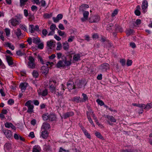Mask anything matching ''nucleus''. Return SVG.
Listing matches in <instances>:
<instances>
[{
	"label": "nucleus",
	"mask_w": 152,
	"mask_h": 152,
	"mask_svg": "<svg viewBox=\"0 0 152 152\" xmlns=\"http://www.w3.org/2000/svg\"><path fill=\"white\" fill-rule=\"evenodd\" d=\"M31 102L32 101L31 100H28L25 104V106L28 107L27 112L30 114L33 112V109L34 108V106L31 104Z\"/></svg>",
	"instance_id": "1"
},
{
	"label": "nucleus",
	"mask_w": 152,
	"mask_h": 152,
	"mask_svg": "<svg viewBox=\"0 0 152 152\" xmlns=\"http://www.w3.org/2000/svg\"><path fill=\"white\" fill-rule=\"evenodd\" d=\"M76 88H80L84 87L86 83L84 80H77L75 82Z\"/></svg>",
	"instance_id": "2"
},
{
	"label": "nucleus",
	"mask_w": 152,
	"mask_h": 152,
	"mask_svg": "<svg viewBox=\"0 0 152 152\" xmlns=\"http://www.w3.org/2000/svg\"><path fill=\"white\" fill-rule=\"evenodd\" d=\"M28 60H29L28 64V67L29 68L32 69L34 68L35 64L34 63L35 60L34 58L32 56H29Z\"/></svg>",
	"instance_id": "3"
},
{
	"label": "nucleus",
	"mask_w": 152,
	"mask_h": 152,
	"mask_svg": "<svg viewBox=\"0 0 152 152\" xmlns=\"http://www.w3.org/2000/svg\"><path fill=\"white\" fill-rule=\"evenodd\" d=\"M100 20V17L98 15L92 16L89 20L90 23H96L98 22Z\"/></svg>",
	"instance_id": "4"
},
{
	"label": "nucleus",
	"mask_w": 152,
	"mask_h": 152,
	"mask_svg": "<svg viewBox=\"0 0 152 152\" xmlns=\"http://www.w3.org/2000/svg\"><path fill=\"white\" fill-rule=\"evenodd\" d=\"M67 86L69 90H72L76 88L75 83L74 84L72 81H69L68 82Z\"/></svg>",
	"instance_id": "5"
},
{
	"label": "nucleus",
	"mask_w": 152,
	"mask_h": 152,
	"mask_svg": "<svg viewBox=\"0 0 152 152\" xmlns=\"http://www.w3.org/2000/svg\"><path fill=\"white\" fill-rule=\"evenodd\" d=\"M100 68L102 71H106L109 69V65L107 63H103L100 66Z\"/></svg>",
	"instance_id": "6"
},
{
	"label": "nucleus",
	"mask_w": 152,
	"mask_h": 152,
	"mask_svg": "<svg viewBox=\"0 0 152 152\" xmlns=\"http://www.w3.org/2000/svg\"><path fill=\"white\" fill-rule=\"evenodd\" d=\"M2 131L7 138H10L12 137V133L11 131L7 129H3Z\"/></svg>",
	"instance_id": "7"
},
{
	"label": "nucleus",
	"mask_w": 152,
	"mask_h": 152,
	"mask_svg": "<svg viewBox=\"0 0 152 152\" xmlns=\"http://www.w3.org/2000/svg\"><path fill=\"white\" fill-rule=\"evenodd\" d=\"M29 29L30 32L32 33L34 32V31H39V27L38 25H36L34 27V25H30L29 26Z\"/></svg>",
	"instance_id": "8"
},
{
	"label": "nucleus",
	"mask_w": 152,
	"mask_h": 152,
	"mask_svg": "<svg viewBox=\"0 0 152 152\" xmlns=\"http://www.w3.org/2000/svg\"><path fill=\"white\" fill-rule=\"evenodd\" d=\"M62 58L63 59L64 66H69L71 64V59H70L69 61H67L66 57L64 56H63L62 57Z\"/></svg>",
	"instance_id": "9"
},
{
	"label": "nucleus",
	"mask_w": 152,
	"mask_h": 152,
	"mask_svg": "<svg viewBox=\"0 0 152 152\" xmlns=\"http://www.w3.org/2000/svg\"><path fill=\"white\" fill-rule=\"evenodd\" d=\"M28 83H22L20 84L19 87L22 92H24L26 90Z\"/></svg>",
	"instance_id": "10"
},
{
	"label": "nucleus",
	"mask_w": 152,
	"mask_h": 152,
	"mask_svg": "<svg viewBox=\"0 0 152 152\" xmlns=\"http://www.w3.org/2000/svg\"><path fill=\"white\" fill-rule=\"evenodd\" d=\"M74 113L73 112H67L64 113L63 115V118L66 119L70 117H71L74 115Z\"/></svg>",
	"instance_id": "11"
},
{
	"label": "nucleus",
	"mask_w": 152,
	"mask_h": 152,
	"mask_svg": "<svg viewBox=\"0 0 152 152\" xmlns=\"http://www.w3.org/2000/svg\"><path fill=\"white\" fill-rule=\"evenodd\" d=\"M49 69L47 66H43L41 67V72L42 74H45V75H46L48 73Z\"/></svg>",
	"instance_id": "12"
},
{
	"label": "nucleus",
	"mask_w": 152,
	"mask_h": 152,
	"mask_svg": "<svg viewBox=\"0 0 152 152\" xmlns=\"http://www.w3.org/2000/svg\"><path fill=\"white\" fill-rule=\"evenodd\" d=\"M6 59L9 65L11 66L13 65V62L12 57L9 56H6Z\"/></svg>",
	"instance_id": "13"
},
{
	"label": "nucleus",
	"mask_w": 152,
	"mask_h": 152,
	"mask_svg": "<svg viewBox=\"0 0 152 152\" xmlns=\"http://www.w3.org/2000/svg\"><path fill=\"white\" fill-rule=\"evenodd\" d=\"M38 94L43 96H45L48 94V90L45 89L43 91L38 90Z\"/></svg>",
	"instance_id": "14"
},
{
	"label": "nucleus",
	"mask_w": 152,
	"mask_h": 152,
	"mask_svg": "<svg viewBox=\"0 0 152 152\" xmlns=\"http://www.w3.org/2000/svg\"><path fill=\"white\" fill-rule=\"evenodd\" d=\"M148 6V4L147 1L144 0L143 1V13H145L147 11Z\"/></svg>",
	"instance_id": "15"
},
{
	"label": "nucleus",
	"mask_w": 152,
	"mask_h": 152,
	"mask_svg": "<svg viewBox=\"0 0 152 152\" xmlns=\"http://www.w3.org/2000/svg\"><path fill=\"white\" fill-rule=\"evenodd\" d=\"M89 14L88 11H84L83 13V18H81V20L83 22H84L88 19Z\"/></svg>",
	"instance_id": "16"
},
{
	"label": "nucleus",
	"mask_w": 152,
	"mask_h": 152,
	"mask_svg": "<svg viewBox=\"0 0 152 152\" xmlns=\"http://www.w3.org/2000/svg\"><path fill=\"white\" fill-rule=\"evenodd\" d=\"M63 18V15L62 14H58L56 18L53 17V21L55 23H57L59 20Z\"/></svg>",
	"instance_id": "17"
},
{
	"label": "nucleus",
	"mask_w": 152,
	"mask_h": 152,
	"mask_svg": "<svg viewBox=\"0 0 152 152\" xmlns=\"http://www.w3.org/2000/svg\"><path fill=\"white\" fill-rule=\"evenodd\" d=\"M41 151L40 146L38 145H36L33 147L32 152H40Z\"/></svg>",
	"instance_id": "18"
},
{
	"label": "nucleus",
	"mask_w": 152,
	"mask_h": 152,
	"mask_svg": "<svg viewBox=\"0 0 152 152\" xmlns=\"http://www.w3.org/2000/svg\"><path fill=\"white\" fill-rule=\"evenodd\" d=\"M69 101L75 102L77 103L81 102V99L79 96H75L69 99Z\"/></svg>",
	"instance_id": "19"
},
{
	"label": "nucleus",
	"mask_w": 152,
	"mask_h": 152,
	"mask_svg": "<svg viewBox=\"0 0 152 152\" xmlns=\"http://www.w3.org/2000/svg\"><path fill=\"white\" fill-rule=\"evenodd\" d=\"M50 128V125L47 122L44 123L42 126V128L45 130L48 129Z\"/></svg>",
	"instance_id": "20"
},
{
	"label": "nucleus",
	"mask_w": 152,
	"mask_h": 152,
	"mask_svg": "<svg viewBox=\"0 0 152 152\" xmlns=\"http://www.w3.org/2000/svg\"><path fill=\"white\" fill-rule=\"evenodd\" d=\"M10 21L12 25L13 26H16L19 23L18 21L15 19L12 18Z\"/></svg>",
	"instance_id": "21"
},
{
	"label": "nucleus",
	"mask_w": 152,
	"mask_h": 152,
	"mask_svg": "<svg viewBox=\"0 0 152 152\" xmlns=\"http://www.w3.org/2000/svg\"><path fill=\"white\" fill-rule=\"evenodd\" d=\"M56 66L58 68H60L61 67H63L64 66V62L63 61V59L62 60H60L59 61L57 64H56Z\"/></svg>",
	"instance_id": "22"
},
{
	"label": "nucleus",
	"mask_w": 152,
	"mask_h": 152,
	"mask_svg": "<svg viewBox=\"0 0 152 152\" xmlns=\"http://www.w3.org/2000/svg\"><path fill=\"white\" fill-rule=\"evenodd\" d=\"M115 31L116 32H121L123 31L122 28L120 26H119L118 24H116L115 25Z\"/></svg>",
	"instance_id": "23"
},
{
	"label": "nucleus",
	"mask_w": 152,
	"mask_h": 152,
	"mask_svg": "<svg viewBox=\"0 0 152 152\" xmlns=\"http://www.w3.org/2000/svg\"><path fill=\"white\" fill-rule=\"evenodd\" d=\"M48 120L49 121H53L56 120V117L54 114H49Z\"/></svg>",
	"instance_id": "24"
},
{
	"label": "nucleus",
	"mask_w": 152,
	"mask_h": 152,
	"mask_svg": "<svg viewBox=\"0 0 152 152\" xmlns=\"http://www.w3.org/2000/svg\"><path fill=\"white\" fill-rule=\"evenodd\" d=\"M48 132L47 131L44 130L41 132V137L44 139L48 137Z\"/></svg>",
	"instance_id": "25"
},
{
	"label": "nucleus",
	"mask_w": 152,
	"mask_h": 152,
	"mask_svg": "<svg viewBox=\"0 0 152 152\" xmlns=\"http://www.w3.org/2000/svg\"><path fill=\"white\" fill-rule=\"evenodd\" d=\"M89 7L88 5L83 4L80 7L79 9L81 11H84L85 10L86 8H88Z\"/></svg>",
	"instance_id": "26"
},
{
	"label": "nucleus",
	"mask_w": 152,
	"mask_h": 152,
	"mask_svg": "<svg viewBox=\"0 0 152 152\" xmlns=\"http://www.w3.org/2000/svg\"><path fill=\"white\" fill-rule=\"evenodd\" d=\"M80 54L77 53L75 54L73 57V59L76 61H77L78 60H80Z\"/></svg>",
	"instance_id": "27"
},
{
	"label": "nucleus",
	"mask_w": 152,
	"mask_h": 152,
	"mask_svg": "<svg viewBox=\"0 0 152 152\" xmlns=\"http://www.w3.org/2000/svg\"><path fill=\"white\" fill-rule=\"evenodd\" d=\"M15 34H16L17 37L19 38L22 34L21 30L19 28H18L16 31H15Z\"/></svg>",
	"instance_id": "28"
},
{
	"label": "nucleus",
	"mask_w": 152,
	"mask_h": 152,
	"mask_svg": "<svg viewBox=\"0 0 152 152\" xmlns=\"http://www.w3.org/2000/svg\"><path fill=\"white\" fill-rule=\"evenodd\" d=\"M50 83H49V88L50 91L53 93H55V92L56 91V87L55 86H53V84H50Z\"/></svg>",
	"instance_id": "29"
},
{
	"label": "nucleus",
	"mask_w": 152,
	"mask_h": 152,
	"mask_svg": "<svg viewBox=\"0 0 152 152\" xmlns=\"http://www.w3.org/2000/svg\"><path fill=\"white\" fill-rule=\"evenodd\" d=\"M106 117L112 122H116V120L113 116L107 115H106Z\"/></svg>",
	"instance_id": "30"
},
{
	"label": "nucleus",
	"mask_w": 152,
	"mask_h": 152,
	"mask_svg": "<svg viewBox=\"0 0 152 152\" xmlns=\"http://www.w3.org/2000/svg\"><path fill=\"white\" fill-rule=\"evenodd\" d=\"M82 95L83 98L82 99H81V102H84L88 100V97L86 94L83 93Z\"/></svg>",
	"instance_id": "31"
},
{
	"label": "nucleus",
	"mask_w": 152,
	"mask_h": 152,
	"mask_svg": "<svg viewBox=\"0 0 152 152\" xmlns=\"http://www.w3.org/2000/svg\"><path fill=\"white\" fill-rule=\"evenodd\" d=\"M87 117L88 120L89 122L94 126H95L94 124L93 123L91 118L90 116L88 115V112H87Z\"/></svg>",
	"instance_id": "32"
},
{
	"label": "nucleus",
	"mask_w": 152,
	"mask_h": 152,
	"mask_svg": "<svg viewBox=\"0 0 152 152\" xmlns=\"http://www.w3.org/2000/svg\"><path fill=\"white\" fill-rule=\"evenodd\" d=\"M63 48L65 50H67L69 48V45L68 42H66L63 44Z\"/></svg>",
	"instance_id": "33"
},
{
	"label": "nucleus",
	"mask_w": 152,
	"mask_h": 152,
	"mask_svg": "<svg viewBox=\"0 0 152 152\" xmlns=\"http://www.w3.org/2000/svg\"><path fill=\"white\" fill-rule=\"evenodd\" d=\"M44 150L46 151H51L50 146L49 145H45L44 147Z\"/></svg>",
	"instance_id": "34"
},
{
	"label": "nucleus",
	"mask_w": 152,
	"mask_h": 152,
	"mask_svg": "<svg viewBox=\"0 0 152 152\" xmlns=\"http://www.w3.org/2000/svg\"><path fill=\"white\" fill-rule=\"evenodd\" d=\"M33 42L34 43L38 44L40 42V40L39 38L37 37L33 39Z\"/></svg>",
	"instance_id": "35"
},
{
	"label": "nucleus",
	"mask_w": 152,
	"mask_h": 152,
	"mask_svg": "<svg viewBox=\"0 0 152 152\" xmlns=\"http://www.w3.org/2000/svg\"><path fill=\"white\" fill-rule=\"evenodd\" d=\"M42 117L44 121L48 120L49 114L48 113L43 114Z\"/></svg>",
	"instance_id": "36"
},
{
	"label": "nucleus",
	"mask_w": 152,
	"mask_h": 152,
	"mask_svg": "<svg viewBox=\"0 0 152 152\" xmlns=\"http://www.w3.org/2000/svg\"><path fill=\"white\" fill-rule=\"evenodd\" d=\"M53 42L51 40L48 41L47 42V45L50 48H51V47L53 45Z\"/></svg>",
	"instance_id": "37"
},
{
	"label": "nucleus",
	"mask_w": 152,
	"mask_h": 152,
	"mask_svg": "<svg viewBox=\"0 0 152 152\" xmlns=\"http://www.w3.org/2000/svg\"><path fill=\"white\" fill-rule=\"evenodd\" d=\"M152 107V102L148 103L147 104L144 109L146 110H148Z\"/></svg>",
	"instance_id": "38"
},
{
	"label": "nucleus",
	"mask_w": 152,
	"mask_h": 152,
	"mask_svg": "<svg viewBox=\"0 0 152 152\" xmlns=\"http://www.w3.org/2000/svg\"><path fill=\"white\" fill-rule=\"evenodd\" d=\"M11 148V145L9 143H6L4 145V148L7 150H9Z\"/></svg>",
	"instance_id": "39"
},
{
	"label": "nucleus",
	"mask_w": 152,
	"mask_h": 152,
	"mask_svg": "<svg viewBox=\"0 0 152 152\" xmlns=\"http://www.w3.org/2000/svg\"><path fill=\"white\" fill-rule=\"evenodd\" d=\"M32 75L34 77L36 78H37L39 76V73L36 70H34L32 72Z\"/></svg>",
	"instance_id": "40"
},
{
	"label": "nucleus",
	"mask_w": 152,
	"mask_h": 152,
	"mask_svg": "<svg viewBox=\"0 0 152 152\" xmlns=\"http://www.w3.org/2000/svg\"><path fill=\"white\" fill-rule=\"evenodd\" d=\"M28 0H20V5L21 7L24 5Z\"/></svg>",
	"instance_id": "41"
},
{
	"label": "nucleus",
	"mask_w": 152,
	"mask_h": 152,
	"mask_svg": "<svg viewBox=\"0 0 152 152\" xmlns=\"http://www.w3.org/2000/svg\"><path fill=\"white\" fill-rule=\"evenodd\" d=\"M100 41L102 42H109V40L107 39L106 38L102 36L101 37Z\"/></svg>",
	"instance_id": "42"
},
{
	"label": "nucleus",
	"mask_w": 152,
	"mask_h": 152,
	"mask_svg": "<svg viewBox=\"0 0 152 152\" xmlns=\"http://www.w3.org/2000/svg\"><path fill=\"white\" fill-rule=\"evenodd\" d=\"M54 94H56V95H57V96L59 97L60 96L61 97H63V96L62 95L63 94V92H62L61 91H60V92L59 91H56L55 92V93H54Z\"/></svg>",
	"instance_id": "43"
},
{
	"label": "nucleus",
	"mask_w": 152,
	"mask_h": 152,
	"mask_svg": "<svg viewBox=\"0 0 152 152\" xmlns=\"http://www.w3.org/2000/svg\"><path fill=\"white\" fill-rule=\"evenodd\" d=\"M16 54H17V55L20 56L26 54L25 53L22 52L20 50H19L17 51L16 52Z\"/></svg>",
	"instance_id": "44"
},
{
	"label": "nucleus",
	"mask_w": 152,
	"mask_h": 152,
	"mask_svg": "<svg viewBox=\"0 0 152 152\" xmlns=\"http://www.w3.org/2000/svg\"><path fill=\"white\" fill-rule=\"evenodd\" d=\"M113 26V24L112 23H110L109 25H107V30L109 31L110 32H111V30L112 29L111 27Z\"/></svg>",
	"instance_id": "45"
},
{
	"label": "nucleus",
	"mask_w": 152,
	"mask_h": 152,
	"mask_svg": "<svg viewBox=\"0 0 152 152\" xmlns=\"http://www.w3.org/2000/svg\"><path fill=\"white\" fill-rule=\"evenodd\" d=\"M5 32L6 34V35L7 36H9L10 34V29L6 28L5 29Z\"/></svg>",
	"instance_id": "46"
},
{
	"label": "nucleus",
	"mask_w": 152,
	"mask_h": 152,
	"mask_svg": "<svg viewBox=\"0 0 152 152\" xmlns=\"http://www.w3.org/2000/svg\"><path fill=\"white\" fill-rule=\"evenodd\" d=\"M95 135L97 137L100 139H102L103 138L102 136L101 135V134L99 132H96L95 133Z\"/></svg>",
	"instance_id": "47"
},
{
	"label": "nucleus",
	"mask_w": 152,
	"mask_h": 152,
	"mask_svg": "<svg viewBox=\"0 0 152 152\" xmlns=\"http://www.w3.org/2000/svg\"><path fill=\"white\" fill-rule=\"evenodd\" d=\"M96 102H97L98 104L101 106H102L104 104V102L101 100L98 99L96 100Z\"/></svg>",
	"instance_id": "48"
},
{
	"label": "nucleus",
	"mask_w": 152,
	"mask_h": 152,
	"mask_svg": "<svg viewBox=\"0 0 152 152\" xmlns=\"http://www.w3.org/2000/svg\"><path fill=\"white\" fill-rule=\"evenodd\" d=\"M62 47L61 44L60 42H58L57 44V47L56 49L57 50H60Z\"/></svg>",
	"instance_id": "49"
},
{
	"label": "nucleus",
	"mask_w": 152,
	"mask_h": 152,
	"mask_svg": "<svg viewBox=\"0 0 152 152\" xmlns=\"http://www.w3.org/2000/svg\"><path fill=\"white\" fill-rule=\"evenodd\" d=\"M20 27L21 29L23 30L24 31H27L26 27L25 25L20 24Z\"/></svg>",
	"instance_id": "50"
},
{
	"label": "nucleus",
	"mask_w": 152,
	"mask_h": 152,
	"mask_svg": "<svg viewBox=\"0 0 152 152\" xmlns=\"http://www.w3.org/2000/svg\"><path fill=\"white\" fill-rule=\"evenodd\" d=\"M56 28V25L54 24H52L50 28V30L51 31H55Z\"/></svg>",
	"instance_id": "51"
},
{
	"label": "nucleus",
	"mask_w": 152,
	"mask_h": 152,
	"mask_svg": "<svg viewBox=\"0 0 152 152\" xmlns=\"http://www.w3.org/2000/svg\"><path fill=\"white\" fill-rule=\"evenodd\" d=\"M118 13V10L117 9H116L114 10L113 13H112L111 16L112 17H114L115 15H116Z\"/></svg>",
	"instance_id": "52"
},
{
	"label": "nucleus",
	"mask_w": 152,
	"mask_h": 152,
	"mask_svg": "<svg viewBox=\"0 0 152 152\" xmlns=\"http://www.w3.org/2000/svg\"><path fill=\"white\" fill-rule=\"evenodd\" d=\"M120 63L122 66H124L126 64V60L124 59H120Z\"/></svg>",
	"instance_id": "53"
},
{
	"label": "nucleus",
	"mask_w": 152,
	"mask_h": 152,
	"mask_svg": "<svg viewBox=\"0 0 152 152\" xmlns=\"http://www.w3.org/2000/svg\"><path fill=\"white\" fill-rule=\"evenodd\" d=\"M75 37L74 36H70L69 37V39H68V42H72L73 41V39H75Z\"/></svg>",
	"instance_id": "54"
},
{
	"label": "nucleus",
	"mask_w": 152,
	"mask_h": 152,
	"mask_svg": "<svg viewBox=\"0 0 152 152\" xmlns=\"http://www.w3.org/2000/svg\"><path fill=\"white\" fill-rule=\"evenodd\" d=\"M12 124L11 123L7 122L5 124V127L10 128L11 127V126H12Z\"/></svg>",
	"instance_id": "55"
},
{
	"label": "nucleus",
	"mask_w": 152,
	"mask_h": 152,
	"mask_svg": "<svg viewBox=\"0 0 152 152\" xmlns=\"http://www.w3.org/2000/svg\"><path fill=\"white\" fill-rule=\"evenodd\" d=\"M135 23L136 25L135 26H137L140 25L141 23V21L140 20L138 19L136 20Z\"/></svg>",
	"instance_id": "56"
},
{
	"label": "nucleus",
	"mask_w": 152,
	"mask_h": 152,
	"mask_svg": "<svg viewBox=\"0 0 152 152\" xmlns=\"http://www.w3.org/2000/svg\"><path fill=\"white\" fill-rule=\"evenodd\" d=\"M57 32L60 36H62L65 34V32H64L62 31L59 30H58Z\"/></svg>",
	"instance_id": "57"
},
{
	"label": "nucleus",
	"mask_w": 152,
	"mask_h": 152,
	"mask_svg": "<svg viewBox=\"0 0 152 152\" xmlns=\"http://www.w3.org/2000/svg\"><path fill=\"white\" fill-rule=\"evenodd\" d=\"M42 34L44 36H46L48 34V31L46 29H44L42 31Z\"/></svg>",
	"instance_id": "58"
},
{
	"label": "nucleus",
	"mask_w": 152,
	"mask_h": 152,
	"mask_svg": "<svg viewBox=\"0 0 152 152\" xmlns=\"http://www.w3.org/2000/svg\"><path fill=\"white\" fill-rule=\"evenodd\" d=\"M134 13L137 16H139L140 15L141 12L139 10H136L134 11Z\"/></svg>",
	"instance_id": "59"
},
{
	"label": "nucleus",
	"mask_w": 152,
	"mask_h": 152,
	"mask_svg": "<svg viewBox=\"0 0 152 152\" xmlns=\"http://www.w3.org/2000/svg\"><path fill=\"white\" fill-rule=\"evenodd\" d=\"M133 30L130 29L127 31L126 34L128 35H129L131 34L133 32Z\"/></svg>",
	"instance_id": "60"
},
{
	"label": "nucleus",
	"mask_w": 152,
	"mask_h": 152,
	"mask_svg": "<svg viewBox=\"0 0 152 152\" xmlns=\"http://www.w3.org/2000/svg\"><path fill=\"white\" fill-rule=\"evenodd\" d=\"M52 16L51 14H48L47 13L45 14L44 15V16L45 18H50Z\"/></svg>",
	"instance_id": "61"
},
{
	"label": "nucleus",
	"mask_w": 152,
	"mask_h": 152,
	"mask_svg": "<svg viewBox=\"0 0 152 152\" xmlns=\"http://www.w3.org/2000/svg\"><path fill=\"white\" fill-rule=\"evenodd\" d=\"M31 8L32 11H37V7L35 5H32Z\"/></svg>",
	"instance_id": "62"
},
{
	"label": "nucleus",
	"mask_w": 152,
	"mask_h": 152,
	"mask_svg": "<svg viewBox=\"0 0 152 152\" xmlns=\"http://www.w3.org/2000/svg\"><path fill=\"white\" fill-rule=\"evenodd\" d=\"M14 102V100L12 99H9L8 101V103L10 105L12 104Z\"/></svg>",
	"instance_id": "63"
},
{
	"label": "nucleus",
	"mask_w": 152,
	"mask_h": 152,
	"mask_svg": "<svg viewBox=\"0 0 152 152\" xmlns=\"http://www.w3.org/2000/svg\"><path fill=\"white\" fill-rule=\"evenodd\" d=\"M85 135L88 138L90 139L91 138V136L89 134L87 131H86V132H84V133Z\"/></svg>",
	"instance_id": "64"
}]
</instances>
